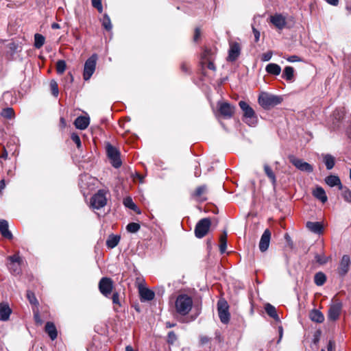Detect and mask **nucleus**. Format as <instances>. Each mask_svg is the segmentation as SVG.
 <instances>
[{
  "label": "nucleus",
  "instance_id": "nucleus-1",
  "mask_svg": "<svg viewBox=\"0 0 351 351\" xmlns=\"http://www.w3.org/2000/svg\"><path fill=\"white\" fill-rule=\"evenodd\" d=\"M193 306L192 298L186 295H179L176 301V311L182 315H187L191 310Z\"/></svg>",
  "mask_w": 351,
  "mask_h": 351
},
{
  "label": "nucleus",
  "instance_id": "nucleus-2",
  "mask_svg": "<svg viewBox=\"0 0 351 351\" xmlns=\"http://www.w3.org/2000/svg\"><path fill=\"white\" fill-rule=\"evenodd\" d=\"M258 104L264 109H269L271 107L280 104L282 98L280 96L272 95L268 93H262L258 98Z\"/></svg>",
  "mask_w": 351,
  "mask_h": 351
},
{
  "label": "nucleus",
  "instance_id": "nucleus-3",
  "mask_svg": "<svg viewBox=\"0 0 351 351\" xmlns=\"http://www.w3.org/2000/svg\"><path fill=\"white\" fill-rule=\"evenodd\" d=\"M239 106L243 112V121L250 126H255L258 119L254 109L244 101H240Z\"/></svg>",
  "mask_w": 351,
  "mask_h": 351
},
{
  "label": "nucleus",
  "instance_id": "nucleus-4",
  "mask_svg": "<svg viewBox=\"0 0 351 351\" xmlns=\"http://www.w3.org/2000/svg\"><path fill=\"white\" fill-rule=\"evenodd\" d=\"M97 60V56L95 53L93 54L86 60L83 72V77L84 80H88L94 73L96 69Z\"/></svg>",
  "mask_w": 351,
  "mask_h": 351
},
{
  "label": "nucleus",
  "instance_id": "nucleus-5",
  "mask_svg": "<svg viewBox=\"0 0 351 351\" xmlns=\"http://www.w3.org/2000/svg\"><path fill=\"white\" fill-rule=\"evenodd\" d=\"M106 153L108 158L111 161L112 165L114 168H119L121 165L119 151L110 143H108L106 146Z\"/></svg>",
  "mask_w": 351,
  "mask_h": 351
},
{
  "label": "nucleus",
  "instance_id": "nucleus-6",
  "mask_svg": "<svg viewBox=\"0 0 351 351\" xmlns=\"http://www.w3.org/2000/svg\"><path fill=\"white\" fill-rule=\"evenodd\" d=\"M106 192L99 190L90 199V206L94 209H100L107 204Z\"/></svg>",
  "mask_w": 351,
  "mask_h": 351
},
{
  "label": "nucleus",
  "instance_id": "nucleus-7",
  "mask_svg": "<svg viewBox=\"0 0 351 351\" xmlns=\"http://www.w3.org/2000/svg\"><path fill=\"white\" fill-rule=\"evenodd\" d=\"M211 225L209 218H204L199 220L195 228V237L201 239L203 238L208 232Z\"/></svg>",
  "mask_w": 351,
  "mask_h": 351
},
{
  "label": "nucleus",
  "instance_id": "nucleus-8",
  "mask_svg": "<svg viewBox=\"0 0 351 351\" xmlns=\"http://www.w3.org/2000/svg\"><path fill=\"white\" fill-rule=\"evenodd\" d=\"M228 304L224 300H219L217 302V311L219 319L223 324L228 323L230 320V313L228 312Z\"/></svg>",
  "mask_w": 351,
  "mask_h": 351
},
{
  "label": "nucleus",
  "instance_id": "nucleus-9",
  "mask_svg": "<svg viewBox=\"0 0 351 351\" xmlns=\"http://www.w3.org/2000/svg\"><path fill=\"white\" fill-rule=\"evenodd\" d=\"M289 160L293 165L302 171L311 173L313 171V167L311 165L293 155L289 156Z\"/></svg>",
  "mask_w": 351,
  "mask_h": 351
},
{
  "label": "nucleus",
  "instance_id": "nucleus-10",
  "mask_svg": "<svg viewBox=\"0 0 351 351\" xmlns=\"http://www.w3.org/2000/svg\"><path fill=\"white\" fill-rule=\"evenodd\" d=\"M113 289V282L110 278L104 277L99 282V289L106 297H109Z\"/></svg>",
  "mask_w": 351,
  "mask_h": 351
},
{
  "label": "nucleus",
  "instance_id": "nucleus-11",
  "mask_svg": "<svg viewBox=\"0 0 351 351\" xmlns=\"http://www.w3.org/2000/svg\"><path fill=\"white\" fill-rule=\"evenodd\" d=\"M269 21L278 29H282L287 25L286 17L282 14L276 13L271 16Z\"/></svg>",
  "mask_w": 351,
  "mask_h": 351
},
{
  "label": "nucleus",
  "instance_id": "nucleus-12",
  "mask_svg": "<svg viewBox=\"0 0 351 351\" xmlns=\"http://www.w3.org/2000/svg\"><path fill=\"white\" fill-rule=\"evenodd\" d=\"M240 53L241 47L239 44L238 43H230L227 60L229 62L235 61L239 58Z\"/></svg>",
  "mask_w": 351,
  "mask_h": 351
},
{
  "label": "nucleus",
  "instance_id": "nucleus-13",
  "mask_svg": "<svg viewBox=\"0 0 351 351\" xmlns=\"http://www.w3.org/2000/svg\"><path fill=\"white\" fill-rule=\"evenodd\" d=\"M342 308V303L340 301H336L335 303L330 305L328 310V318L331 320H336L339 318Z\"/></svg>",
  "mask_w": 351,
  "mask_h": 351
},
{
  "label": "nucleus",
  "instance_id": "nucleus-14",
  "mask_svg": "<svg viewBox=\"0 0 351 351\" xmlns=\"http://www.w3.org/2000/svg\"><path fill=\"white\" fill-rule=\"evenodd\" d=\"M271 239V232L269 229H266L261 237L259 242V249L262 252L267 250Z\"/></svg>",
  "mask_w": 351,
  "mask_h": 351
},
{
  "label": "nucleus",
  "instance_id": "nucleus-15",
  "mask_svg": "<svg viewBox=\"0 0 351 351\" xmlns=\"http://www.w3.org/2000/svg\"><path fill=\"white\" fill-rule=\"evenodd\" d=\"M350 257L348 255H343L338 268L339 274L341 276H344L348 272L350 269Z\"/></svg>",
  "mask_w": 351,
  "mask_h": 351
},
{
  "label": "nucleus",
  "instance_id": "nucleus-16",
  "mask_svg": "<svg viewBox=\"0 0 351 351\" xmlns=\"http://www.w3.org/2000/svg\"><path fill=\"white\" fill-rule=\"evenodd\" d=\"M221 114L226 118H230L234 112V107L227 102L221 103L219 108Z\"/></svg>",
  "mask_w": 351,
  "mask_h": 351
},
{
  "label": "nucleus",
  "instance_id": "nucleus-17",
  "mask_svg": "<svg viewBox=\"0 0 351 351\" xmlns=\"http://www.w3.org/2000/svg\"><path fill=\"white\" fill-rule=\"evenodd\" d=\"M12 313V310L6 302L0 303V320L7 321Z\"/></svg>",
  "mask_w": 351,
  "mask_h": 351
},
{
  "label": "nucleus",
  "instance_id": "nucleus-18",
  "mask_svg": "<svg viewBox=\"0 0 351 351\" xmlns=\"http://www.w3.org/2000/svg\"><path fill=\"white\" fill-rule=\"evenodd\" d=\"M139 293L142 302L151 301L155 296L154 292L147 288H140Z\"/></svg>",
  "mask_w": 351,
  "mask_h": 351
},
{
  "label": "nucleus",
  "instance_id": "nucleus-19",
  "mask_svg": "<svg viewBox=\"0 0 351 351\" xmlns=\"http://www.w3.org/2000/svg\"><path fill=\"white\" fill-rule=\"evenodd\" d=\"M0 232L3 237L8 239L13 238L12 232L8 229V223L5 219L0 220Z\"/></svg>",
  "mask_w": 351,
  "mask_h": 351
},
{
  "label": "nucleus",
  "instance_id": "nucleus-20",
  "mask_svg": "<svg viewBox=\"0 0 351 351\" xmlns=\"http://www.w3.org/2000/svg\"><path fill=\"white\" fill-rule=\"evenodd\" d=\"M89 118L84 116H80L76 118L74 121L75 126L80 130H85L89 125Z\"/></svg>",
  "mask_w": 351,
  "mask_h": 351
},
{
  "label": "nucleus",
  "instance_id": "nucleus-21",
  "mask_svg": "<svg viewBox=\"0 0 351 351\" xmlns=\"http://www.w3.org/2000/svg\"><path fill=\"white\" fill-rule=\"evenodd\" d=\"M325 182L330 187L338 186L339 189H343V186L341 184V180L337 176L330 175L327 176L325 178Z\"/></svg>",
  "mask_w": 351,
  "mask_h": 351
},
{
  "label": "nucleus",
  "instance_id": "nucleus-22",
  "mask_svg": "<svg viewBox=\"0 0 351 351\" xmlns=\"http://www.w3.org/2000/svg\"><path fill=\"white\" fill-rule=\"evenodd\" d=\"M45 330L49 335L51 340H54L57 338V329L53 322H47L45 327Z\"/></svg>",
  "mask_w": 351,
  "mask_h": 351
},
{
  "label": "nucleus",
  "instance_id": "nucleus-23",
  "mask_svg": "<svg viewBox=\"0 0 351 351\" xmlns=\"http://www.w3.org/2000/svg\"><path fill=\"white\" fill-rule=\"evenodd\" d=\"M313 195L322 202L324 203L327 201V196L325 191L321 186H317L313 191Z\"/></svg>",
  "mask_w": 351,
  "mask_h": 351
},
{
  "label": "nucleus",
  "instance_id": "nucleus-24",
  "mask_svg": "<svg viewBox=\"0 0 351 351\" xmlns=\"http://www.w3.org/2000/svg\"><path fill=\"white\" fill-rule=\"evenodd\" d=\"M282 77L288 82H293L294 80L293 68L290 66H285L282 74Z\"/></svg>",
  "mask_w": 351,
  "mask_h": 351
},
{
  "label": "nucleus",
  "instance_id": "nucleus-25",
  "mask_svg": "<svg viewBox=\"0 0 351 351\" xmlns=\"http://www.w3.org/2000/svg\"><path fill=\"white\" fill-rule=\"evenodd\" d=\"M267 73L273 75H278L281 72V67L275 63H269L265 67Z\"/></svg>",
  "mask_w": 351,
  "mask_h": 351
},
{
  "label": "nucleus",
  "instance_id": "nucleus-26",
  "mask_svg": "<svg viewBox=\"0 0 351 351\" xmlns=\"http://www.w3.org/2000/svg\"><path fill=\"white\" fill-rule=\"evenodd\" d=\"M120 239L119 235L110 234L106 240V246L110 249L115 247L119 244Z\"/></svg>",
  "mask_w": 351,
  "mask_h": 351
},
{
  "label": "nucleus",
  "instance_id": "nucleus-27",
  "mask_svg": "<svg viewBox=\"0 0 351 351\" xmlns=\"http://www.w3.org/2000/svg\"><path fill=\"white\" fill-rule=\"evenodd\" d=\"M324 162L328 170L332 169L335 164V158L329 154L323 155Z\"/></svg>",
  "mask_w": 351,
  "mask_h": 351
},
{
  "label": "nucleus",
  "instance_id": "nucleus-28",
  "mask_svg": "<svg viewBox=\"0 0 351 351\" xmlns=\"http://www.w3.org/2000/svg\"><path fill=\"white\" fill-rule=\"evenodd\" d=\"M306 227L314 233L319 234L322 231V226L319 222L308 221Z\"/></svg>",
  "mask_w": 351,
  "mask_h": 351
},
{
  "label": "nucleus",
  "instance_id": "nucleus-29",
  "mask_svg": "<svg viewBox=\"0 0 351 351\" xmlns=\"http://www.w3.org/2000/svg\"><path fill=\"white\" fill-rule=\"evenodd\" d=\"M310 318L317 323H322L324 320L323 314L318 310H313L310 313Z\"/></svg>",
  "mask_w": 351,
  "mask_h": 351
},
{
  "label": "nucleus",
  "instance_id": "nucleus-30",
  "mask_svg": "<svg viewBox=\"0 0 351 351\" xmlns=\"http://www.w3.org/2000/svg\"><path fill=\"white\" fill-rule=\"evenodd\" d=\"M265 309L268 315H269L271 317L274 318L276 321L279 320V317L277 314L276 309L273 305L270 304H267L265 305Z\"/></svg>",
  "mask_w": 351,
  "mask_h": 351
},
{
  "label": "nucleus",
  "instance_id": "nucleus-31",
  "mask_svg": "<svg viewBox=\"0 0 351 351\" xmlns=\"http://www.w3.org/2000/svg\"><path fill=\"white\" fill-rule=\"evenodd\" d=\"M326 281V276L323 272H317L314 276V282L317 286H322Z\"/></svg>",
  "mask_w": 351,
  "mask_h": 351
},
{
  "label": "nucleus",
  "instance_id": "nucleus-32",
  "mask_svg": "<svg viewBox=\"0 0 351 351\" xmlns=\"http://www.w3.org/2000/svg\"><path fill=\"white\" fill-rule=\"evenodd\" d=\"M210 53H211L210 50H208V49L204 50V51L202 54V58L203 60H206L208 61V64H207L208 69L213 70V71H215V69H216L214 63L211 61L210 58L209 57Z\"/></svg>",
  "mask_w": 351,
  "mask_h": 351
},
{
  "label": "nucleus",
  "instance_id": "nucleus-33",
  "mask_svg": "<svg viewBox=\"0 0 351 351\" xmlns=\"http://www.w3.org/2000/svg\"><path fill=\"white\" fill-rule=\"evenodd\" d=\"M264 171H265V173L267 175V176L271 181L273 185L275 186L276 183V178L275 173L273 172L271 167L267 165H264Z\"/></svg>",
  "mask_w": 351,
  "mask_h": 351
},
{
  "label": "nucleus",
  "instance_id": "nucleus-34",
  "mask_svg": "<svg viewBox=\"0 0 351 351\" xmlns=\"http://www.w3.org/2000/svg\"><path fill=\"white\" fill-rule=\"evenodd\" d=\"M45 40V38L43 35L40 34H36L34 35V47L36 49H40L43 46Z\"/></svg>",
  "mask_w": 351,
  "mask_h": 351
},
{
  "label": "nucleus",
  "instance_id": "nucleus-35",
  "mask_svg": "<svg viewBox=\"0 0 351 351\" xmlns=\"http://www.w3.org/2000/svg\"><path fill=\"white\" fill-rule=\"evenodd\" d=\"M227 247V233L224 232L222 235L220 237V245H219V250L221 254H223Z\"/></svg>",
  "mask_w": 351,
  "mask_h": 351
},
{
  "label": "nucleus",
  "instance_id": "nucleus-36",
  "mask_svg": "<svg viewBox=\"0 0 351 351\" xmlns=\"http://www.w3.org/2000/svg\"><path fill=\"white\" fill-rule=\"evenodd\" d=\"M141 226L139 223L132 222L127 225L126 230L129 232L135 233L139 230Z\"/></svg>",
  "mask_w": 351,
  "mask_h": 351
},
{
  "label": "nucleus",
  "instance_id": "nucleus-37",
  "mask_svg": "<svg viewBox=\"0 0 351 351\" xmlns=\"http://www.w3.org/2000/svg\"><path fill=\"white\" fill-rule=\"evenodd\" d=\"M102 25L108 31H110L112 29V26L111 24L110 19L108 16V15L106 14H105L104 15L103 20H102Z\"/></svg>",
  "mask_w": 351,
  "mask_h": 351
},
{
  "label": "nucleus",
  "instance_id": "nucleus-38",
  "mask_svg": "<svg viewBox=\"0 0 351 351\" xmlns=\"http://www.w3.org/2000/svg\"><path fill=\"white\" fill-rule=\"evenodd\" d=\"M66 68V64L64 60H60L56 63V71L59 74L63 73Z\"/></svg>",
  "mask_w": 351,
  "mask_h": 351
},
{
  "label": "nucleus",
  "instance_id": "nucleus-39",
  "mask_svg": "<svg viewBox=\"0 0 351 351\" xmlns=\"http://www.w3.org/2000/svg\"><path fill=\"white\" fill-rule=\"evenodd\" d=\"M1 114L5 118L12 119L14 114V110L12 108H4Z\"/></svg>",
  "mask_w": 351,
  "mask_h": 351
},
{
  "label": "nucleus",
  "instance_id": "nucleus-40",
  "mask_svg": "<svg viewBox=\"0 0 351 351\" xmlns=\"http://www.w3.org/2000/svg\"><path fill=\"white\" fill-rule=\"evenodd\" d=\"M206 190L207 188L206 185L199 186L196 189L195 192L193 193V196L195 197H200L202 194L206 193Z\"/></svg>",
  "mask_w": 351,
  "mask_h": 351
},
{
  "label": "nucleus",
  "instance_id": "nucleus-41",
  "mask_svg": "<svg viewBox=\"0 0 351 351\" xmlns=\"http://www.w3.org/2000/svg\"><path fill=\"white\" fill-rule=\"evenodd\" d=\"M8 259L10 261L8 264L12 265H21L22 261L21 258L18 254L8 256Z\"/></svg>",
  "mask_w": 351,
  "mask_h": 351
},
{
  "label": "nucleus",
  "instance_id": "nucleus-42",
  "mask_svg": "<svg viewBox=\"0 0 351 351\" xmlns=\"http://www.w3.org/2000/svg\"><path fill=\"white\" fill-rule=\"evenodd\" d=\"M8 268L12 274L14 275H19L21 271V265L16 264V265H12L8 264Z\"/></svg>",
  "mask_w": 351,
  "mask_h": 351
},
{
  "label": "nucleus",
  "instance_id": "nucleus-43",
  "mask_svg": "<svg viewBox=\"0 0 351 351\" xmlns=\"http://www.w3.org/2000/svg\"><path fill=\"white\" fill-rule=\"evenodd\" d=\"M50 88H51L52 95L55 97H58L59 90H58V84L56 81H54V80L51 81Z\"/></svg>",
  "mask_w": 351,
  "mask_h": 351
},
{
  "label": "nucleus",
  "instance_id": "nucleus-44",
  "mask_svg": "<svg viewBox=\"0 0 351 351\" xmlns=\"http://www.w3.org/2000/svg\"><path fill=\"white\" fill-rule=\"evenodd\" d=\"M315 258L316 261L320 265L326 264L328 261V258L326 257L324 254H316L315 256Z\"/></svg>",
  "mask_w": 351,
  "mask_h": 351
},
{
  "label": "nucleus",
  "instance_id": "nucleus-45",
  "mask_svg": "<svg viewBox=\"0 0 351 351\" xmlns=\"http://www.w3.org/2000/svg\"><path fill=\"white\" fill-rule=\"evenodd\" d=\"M71 140L76 144L78 149L82 147V143L80 136L76 133H72L71 136Z\"/></svg>",
  "mask_w": 351,
  "mask_h": 351
},
{
  "label": "nucleus",
  "instance_id": "nucleus-46",
  "mask_svg": "<svg viewBox=\"0 0 351 351\" xmlns=\"http://www.w3.org/2000/svg\"><path fill=\"white\" fill-rule=\"evenodd\" d=\"M27 299H28L29 302H30V304H34V305L38 304V302L34 293H32V291H27Z\"/></svg>",
  "mask_w": 351,
  "mask_h": 351
},
{
  "label": "nucleus",
  "instance_id": "nucleus-47",
  "mask_svg": "<svg viewBox=\"0 0 351 351\" xmlns=\"http://www.w3.org/2000/svg\"><path fill=\"white\" fill-rule=\"evenodd\" d=\"M342 190V196L343 199L348 202H351V191L348 188H343Z\"/></svg>",
  "mask_w": 351,
  "mask_h": 351
},
{
  "label": "nucleus",
  "instance_id": "nucleus-48",
  "mask_svg": "<svg viewBox=\"0 0 351 351\" xmlns=\"http://www.w3.org/2000/svg\"><path fill=\"white\" fill-rule=\"evenodd\" d=\"M124 204L126 207H128L134 210H136V209L137 208L136 205L133 202L131 198H126L124 200Z\"/></svg>",
  "mask_w": 351,
  "mask_h": 351
},
{
  "label": "nucleus",
  "instance_id": "nucleus-49",
  "mask_svg": "<svg viewBox=\"0 0 351 351\" xmlns=\"http://www.w3.org/2000/svg\"><path fill=\"white\" fill-rule=\"evenodd\" d=\"M92 5L97 8L99 13L103 12V7L101 4V0H91Z\"/></svg>",
  "mask_w": 351,
  "mask_h": 351
},
{
  "label": "nucleus",
  "instance_id": "nucleus-50",
  "mask_svg": "<svg viewBox=\"0 0 351 351\" xmlns=\"http://www.w3.org/2000/svg\"><path fill=\"white\" fill-rule=\"evenodd\" d=\"M177 340V336L173 331H170L167 335V342L173 344Z\"/></svg>",
  "mask_w": 351,
  "mask_h": 351
},
{
  "label": "nucleus",
  "instance_id": "nucleus-51",
  "mask_svg": "<svg viewBox=\"0 0 351 351\" xmlns=\"http://www.w3.org/2000/svg\"><path fill=\"white\" fill-rule=\"evenodd\" d=\"M273 56L272 51H269L267 53H265L262 55L261 60L263 62H267L271 60V57Z\"/></svg>",
  "mask_w": 351,
  "mask_h": 351
},
{
  "label": "nucleus",
  "instance_id": "nucleus-52",
  "mask_svg": "<svg viewBox=\"0 0 351 351\" xmlns=\"http://www.w3.org/2000/svg\"><path fill=\"white\" fill-rule=\"evenodd\" d=\"M112 303L114 304H117L118 306H120V301H119V293L117 292H114L113 294H112Z\"/></svg>",
  "mask_w": 351,
  "mask_h": 351
},
{
  "label": "nucleus",
  "instance_id": "nucleus-53",
  "mask_svg": "<svg viewBox=\"0 0 351 351\" xmlns=\"http://www.w3.org/2000/svg\"><path fill=\"white\" fill-rule=\"evenodd\" d=\"M287 60L289 62H295L300 61V59L298 56L293 55V56H289L287 58Z\"/></svg>",
  "mask_w": 351,
  "mask_h": 351
},
{
  "label": "nucleus",
  "instance_id": "nucleus-54",
  "mask_svg": "<svg viewBox=\"0 0 351 351\" xmlns=\"http://www.w3.org/2000/svg\"><path fill=\"white\" fill-rule=\"evenodd\" d=\"M199 340L202 345H205L210 342V339L206 336H201Z\"/></svg>",
  "mask_w": 351,
  "mask_h": 351
},
{
  "label": "nucleus",
  "instance_id": "nucleus-55",
  "mask_svg": "<svg viewBox=\"0 0 351 351\" xmlns=\"http://www.w3.org/2000/svg\"><path fill=\"white\" fill-rule=\"evenodd\" d=\"M252 31H253V34L254 35L255 41L258 42L259 40V38H260V32H259L258 30H257L254 27H252Z\"/></svg>",
  "mask_w": 351,
  "mask_h": 351
},
{
  "label": "nucleus",
  "instance_id": "nucleus-56",
  "mask_svg": "<svg viewBox=\"0 0 351 351\" xmlns=\"http://www.w3.org/2000/svg\"><path fill=\"white\" fill-rule=\"evenodd\" d=\"M279 339L277 341V343H279L283 336V328L282 326H278Z\"/></svg>",
  "mask_w": 351,
  "mask_h": 351
},
{
  "label": "nucleus",
  "instance_id": "nucleus-57",
  "mask_svg": "<svg viewBox=\"0 0 351 351\" xmlns=\"http://www.w3.org/2000/svg\"><path fill=\"white\" fill-rule=\"evenodd\" d=\"M200 36V29L199 28H196L195 30V35H194V41H197Z\"/></svg>",
  "mask_w": 351,
  "mask_h": 351
},
{
  "label": "nucleus",
  "instance_id": "nucleus-58",
  "mask_svg": "<svg viewBox=\"0 0 351 351\" xmlns=\"http://www.w3.org/2000/svg\"><path fill=\"white\" fill-rule=\"evenodd\" d=\"M327 3L332 5H337L339 3V0H326Z\"/></svg>",
  "mask_w": 351,
  "mask_h": 351
},
{
  "label": "nucleus",
  "instance_id": "nucleus-59",
  "mask_svg": "<svg viewBox=\"0 0 351 351\" xmlns=\"http://www.w3.org/2000/svg\"><path fill=\"white\" fill-rule=\"evenodd\" d=\"M181 69L182 70L185 72V73H187L188 71H189V68H188V66L186 63H182V65H181Z\"/></svg>",
  "mask_w": 351,
  "mask_h": 351
},
{
  "label": "nucleus",
  "instance_id": "nucleus-60",
  "mask_svg": "<svg viewBox=\"0 0 351 351\" xmlns=\"http://www.w3.org/2000/svg\"><path fill=\"white\" fill-rule=\"evenodd\" d=\"M1 158L6 159L8 158V152L5 147H3V152L0 156Z\"/></svg>",
  "mask_w": 351,
  "mask_h": 351
},
{
  "label": "nucleus",
  "instance_id": "nucleus-61",
  "mask_svg": "<svg viewBox=\"0 0 351 351\" xmlns=\"http://www.w3.org/2000/svg\"><path fill=\"white\" fill-rule=\"evenodd\" d=\"M5 187V183L4 180H0V192L3 190Z\"/></svg>",
  "mask_w": 351,
  "mask_h": 351
},
{
  "label": "nucleus",
  "instance_id": "nucleus-62",
  "mask_svg": "<svg viewBox=\"0 0 351 351\" xmlns=\"http://www.w3.org/2000/svg\"><path fill=\"white\" fill-rule=\"evenodd\" d=\"M200 174H201V173H200L199 169L197 167H196L195 169V171H194L195 176V177H199Z\"/></svg>",
  "mask_w": 351,
  "mask_h": 351
},
{
  "label": "nucleus",
  "instance_id": "nucleus-63",
  "mask_svg": "<svg viewBox=\"0 0 351 351\" xmlns=\"http://www.w3.org/2000/svg\"><path fill=\"white\" fill-rule=\"evenodd\" d=\"M51 28L53 29H60V25L58 23H53L51 24Z\"/></svg>",
  "mask_w": 351,
  "mask_h": 351
},
{
  "label": "nucleus",
  "instance_id": "nucleus-64",
  "mask_svg": "<svg viewBox=\"0 0 351 351\" xmlns=\"http://www.w3.org/2000/svg\"><path fill=\"white\" fill-rule=\"evenodd\" d=\"M125 351H135L131 346H127L125 347Z\"/></svg>",
  "mask_w": 351,
  "mask_h": 351
}]
</instances>
